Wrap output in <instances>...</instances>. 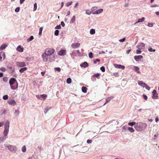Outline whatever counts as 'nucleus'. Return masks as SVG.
Listing matches in <instances>:
<instances>
[{"instance_id": "16", "label": "nucleus", "mask_w": 159, "mask_h": 159, "mask_svg": "<svg viewBox=\"0 0 159 159\" xmlns=\"http://www.w3.org/2000/svg\"><path fill=\"white\" fill-rule=\"evenodd\" d=\"M113 98L114 97L113 96H111L110 97L107 98L106 99V102L104 104V105H105L106 104L108 103L109 102H110L111 99H113Z\"/></svg>"}, {"instance_id": "25", "label": "nucleus", "mask_w": 159, "mask_h": 159, "mask_svg": "<svg viewBox=\"0 0 159 159\" xmlns=\"http://www.w3.org/2000/svg\"><path fill=\"white\" fill-rule=\"evenodd\" d=\"M6 139V136H4L2 137H1L0 138V142L1 141L2 142L5 140Z\"/></svg>"}, {"instance_id": "47", "label": "nucleus", "mask_w": 159, "mask_h": 159, "mask_svg": "<svg viewBox=\"0 0 159 159\" xmlns=\"http://www.w3.org/2000/svg\"><path fill=\"white\" fill-rule=\"evenodd\" d=\"M20 7H18L16 8L15 11L16 12H18L20 10Z\"/></svg>"}, {"instance_id": "45", "label": "nucleus", "mask_w": 159, "mask_h": 159, "mask_svg": "<svg viewBox=\"0 0 159 159\" xmlns=\"http://www.w3.org/2000/svg\"><path fill=\"white\" fill-rule=\"evenodd\" d=\"M148 51H149V52H155V50L154 49V50H153L152 49V48H149L148 49Z\"/></svg>"}, {"instance_id": "22", "label": "nucleus", "mask_w": 159, "mask_h": 159, "mask_svg": "<svg viewBox=\"0 0 159 159\" xmlns=\"http://www.w3.org/2000/svg\"><path fill=\"white\" fill-rule=\"evenodd\" d=\"M87 88L84 86H83L82 88V91L84 93H86L87 92Z\"/></svg>"}, {"instance_id": "62", "label": "nucleus", "mask_w": 159, "mask_h": 159, "mask_svg": "<svg viewBox=\"0 0 159 159\" xmlns=\"http://www.w3.org/2000/svg\"><path fill=\"white\" fill-rule=\"evenodd\" d=\"M159 120V119H158V117H156V118H155V121L156 122H157Z\"/></svg>"}, {"instance_id": "30", "label": "nucleus", "mask_w": 159, "mask_h": 159, "mask_svg": "<svg viewBox=\"0 0 159 159\" xmlns=\"http://www.w3.org/2000/svg\"><path fill=\"white\" fill-rule=\"evenodd\" d=\"M21 150H22V151L24 152H26V147L25 146H24L22 147V149H21Z\"/></svg>"}, {"instance_id": "50", "label": "nucleus", "mask_w": 159, "mask_h": 159, "mask_svg": "<svg viewBox=\"0 0 159 159\" xmlns=\"http://www.w3.org/2000/svg\"><path fill=\"white\" fill-rule=\"evenodd\" d=\"M143 98L146 100H147L148 98L147 96L146 95L144 94L143 95Z\"/></svg>"}, {"instance_id": "61", "label": "nucleus", "mask_w": 159, "mask_h": 159, "mask_svg": "<svg viewBox=\"0 0 159 159\" xmlns=\"http://www.w3.org/2000/svg\"><path fill=\"white\" fill-rule=\"evenodd\" d=\"M25 0H20V4L22 3L23 2L25 1Z\"/></svg>"}, {"instance_id": "18", "label": "nucleus", "mask_w": 159, "mask_h": 159, "mask_svg": "<svg viewBox=\"0 0 159 159\" xmlns=\"http://www.w3.org/2000/svg\"><path fill=\"white\" fill-rule=\"evenodd\" d=\"M80 66L81 67H88L89 65L86 62H84V63L81 64Z\"/></svg>"}, {"instance_id": "17", "label": "nucleus", "mask_w": 159, "mask_h": 159, "mask_svg": "<svg viewBox=\"0 0 159 159\" xmlns=\"http://www.w3.org/2000/svg\"><path fill=\"white\" fill-rule=\"evenodd\" d=\"M17 50L20 52H22L23 51V48H22L21 46L19 45L17 47Z\"/></svg>"}, {"instance_id": "28", "label": "nucleus", "mask_w": 159, "mask_h": 159, "mask_svg": "<svg viewBox=\"0 0 159 159\" xmlns=\"http://www.w3.org/2000/svg\"><path fill=\"white\" fill-rule=\"evenodd\" d=\"M134 70H135V71H137V72L138 73H140V71H139V68L138 67H137V66H135L134 67Z\"/></svg>"}, {"instance_id": "57", "label": "nucleus", "mask_w": 159, "mask_h": 159, "mask_svg": "<svg viewBox=\"0 0 159 159\" xmlns=\"http://www.w3.org/2000/svg\"><path fill=\"white\" fill-rule=\"evenodd\" d=\"M97 7H93L91 8V10L92 11H94L97 9Z\"/></svg>"}, {"instance_id": "8", "label": "nucleus", "mask_w": 159, "mask_h": 159, "mask_svg": "<svg viewBox=\"0 0 159 159\" xmlns=\"http://www.w3.org/2000/svg\"><path fill=\"white\" fill-rule=\"evenodd\" d=\"M152 98L154 99H157L158 98V94L157 93V92L155 90H154L152 92Z\"/></svg>"}, {"instance_id": "60", "label": "nucleus", "mask_w": 159, "mask_h": 159, "mask_svg": "<svg viewBox=\"0 0 159 159\" xmlns=\"http://www.w3.org/2000/svg\"><path fill=\"white\" fill-rule=\"evenodd\" d=\"M45 72H41V74L42 76H44L45 75Z\"/></svg>"}, {"instance_id": "20", "label": "nucleus", "mask_w": 159, "mask_h": 159, "mask_svg": "<svg viewBox=\"0 0 159 159\" xmlns=\"http://www.w3.org/2000/svg\"><path fill=\"white\" fill-rule=\"evenodd\" d=\"M144 20H145V18L143 17L141 19H139L138 20V21L137 22H136V23H135L134 24H136L138 23L143 22L144 21Z\"/></svg>"}, {"instance_id": "4", "label": "nucleus", "mask_w": 159, "mask_h": 159, "mask_svg": "<svg viewBox=\"0 0 159 159\" xmlns=\"http://www.w3.org/2000/svg\"><path fill=\"white\" fill-rule=\"evenodd\" d=\"M55 50L54 49L51 48H47L45 50V53L47 55L50 56L53 54Z\"/></svg>"}, {"instance_id": "1", "label": "nucleus", "mask_w": 159, "mask_h": 159, "mask_svg": "<svg viewBox=\"0 0 159 159\" xmlns=\"http://www.w3.org/2000/svg\"><path fill=\"white\" fill-rule=\"evenodd\" d=\"M9 82L12 89H16L18 87V84L16 79L11 78L10 79Z\"/></svg>"}, {"instance_id": "31", "label": "nucleus", "mask_w": 159, "mask_h": 159, "mask_svg": "<svg viewBox=\"0 0 159 159\" xmlns=\"http://www.w3.org/2000/svg\"><path fill=\"white\" fill-rule=\"evenodd\" d=\"M92 13V11L89 10H86V13L88 15H90Z\"/></svg>"}, {"instance_id": "29", "label": "nucleus", "mask_w": 159, "mask_h": 159, "mask_svg": "<svg viewBox=\"0 0 159 159\" xmlns=\"http://www.w3.org/2000/svg\"><path fill=\"white\" fill-rule=\"evenodd\" d=\"M100 75V74L97 73L96 74H95L92 75V77H97L98 78L99 75Z\"/></svg>"}, {"instance_id": "12", "label": "nucleus", "mask_w": 159, "mask_h": 159, "mask_svg": "<svg viewBox=\"0 0 159 159\" xmlns=\"http://www.w3.org/2000/svg\"><path fill=\"white\" fill-rule=\"evenodd\" d=\"M66 51L65 50H60L58 52V54L60 56H63L66 54Z\"/></svg>"}, {"instance_id": "23", "label": "nucleus", "mask_w": 159, "mask_h": 159, "mask_svg": "<svg viewBox=\"0 0 159 159\" xmlns=\"http://www.w3.org/2000/svg\"><path fill=\"white\" fill-rule=\"evenodd\" d=\"M128 130L131 133H133L134 131V129L132 127H128Z\"/></svg>"}, {"instance_id": "48", "label": "nucleus", "mask_w": 159, "mask_h": 159, "mask_svg": "<svg viewBox=\"0 0 159 159\" xmlns=\"http://www.w3.org/2000/svg\"><path fill=\"white\" fill-rule=\"evenodd\" d=\"M61 27L60 25H57L55 28V29H59L61 28Z\"/></svg>"}, {"instance_id": "32", "label": "nucleus", "mask_w": 159, "mask_h": 159, "mask_svg": "<svg viewBox=\"0 0 159 159\" xmlns=\"http://www.w3.org/2000/svg\"><path fill=\"white\" fill-rule=\"evenodd\" d=\"M66 82L68 84H70L71 82V79L70 78H68L66 80Z\"/></svg>"}, {"instance_id": "26", "label": "nucleus", "mask_w": 159, "mask_h": 159, "mask_svg": "<svg viewBox=\"0 0 159 159\" xmlns=\"http://www.w3.org/2000/svg\"><path fill=\"white\" fill-rule=\"evenodd\" d=\"M41 97L44 100L47 97V95L45 94H43L41 95Z\"/></svg>"}, {"instance_id": "6", "label": "nucleus", "mask_w": 159, "mask_h": 159, "mask_svg": "<svg viewBox=\"0 0 159 159\" xmlns=\"http://www.w3.org/2000/svg\"><path fill=\"white\" fill-rule=\"evenodd\" d=\"M16 65L17 66L20 67H24L26 66L25 63L24 62H16Z\"/></svg>"}, {"instance_id": "11", "label": "nucleus", "mask_w": 159, "mask_h": 159, "mask_svg": "<svg viewBox=\"0 0 159 159\" xmlns=\"http://www.w3.org/2000/svg\"><path fill=\"white\" fill-rule=\"evenodd\" d=\"M8 103L12 106H14L16 104V102L14 100H9L7 101Z\"/></svg>"}, {"instance_id": "58", "label": "nucleus", "mask_w": 159, "mask_h": 159, "mask_svg": "<svg viewBox=\"0 0 159 159\" xmlns=\"http://www.w3.org/2000/svg\"><path fill=\"white\" fill-rule=\"evenodd\" d=\"M131 51V50L130 49H129V50H127L126 51V53L127 54H128Z\"/></svg>"}, {"instance_id": "51", "label": "nucleus", "mask_w": 159, "mask_h": 159, "mask_svg": "<svg viewBox=\"0 0 159 159\" xmlns=\"http://www.w3.org/2000/svg\"><path fill=\"white\" fill-rule=\"evenodd\" d=\"M87 142L88 143H91L92 142V140L91 139H88L87 140Z\"/></svg>"}, {"instance_id": "27", "label": "nucleus", "mask_w": 159, "mask_h": 159, "mask_svg": "<svg viewBox=\"0 0 159 159\" xmlns=\"http://www.w3.org/2000/svg\"><path fill=\"white\" fill-rule=\"evenodd\" d=\"M136 124V123L135 122L133 121L131 122H129L128 123V125L130 126H132Z\"/></svg>"}, {"instance_id": "19", "label": "nucleus", "mask_w": 159, "mask_h": 159, "mask_svg": "<svg viewBox=\"0 0 159 159\" xmlns=\"http://www.w3.org/2000/svg\"><path fill=\"white\" fill-rule=\"evenodd\" d=\"M27 69V68L26 67H25L24 68H21L19 70V71L20 73H22L24 72Z\"/></svg>"}, {"instance_id": "34", "label": "nucleus", "mask_w": 159, "mask_h": 159, "mask_svg": "<svg viewBox=\"0 0 159 159\" xmlns=\"http://www.w3.org/2000/svg\"><path fill=\"white\" fill-rule=\"evenodd\" d=\"M75 20V16H73L72 19L71 20V22L72 23L74 22Z\"/></svg>"}, {"instance_id": "36", "label": "nucleus", "mask_w": 159, "mask_h": 159, "mask_svg": "<svg viewBox=\"0 0 159 159\" xmlns=\"http://www.w3.org/2000/svg\"><path fill=\"white\" fill-rule=\"evenodd\" d=\"M138 83L139 85L143 86V85H144V83H143L142 81H139L138 82Z\"/></svg>"}, {"instance_id": "41", "label": "nucleus", "mask_w": 159, "mask_h": 159, "mask_svg": "<svg viewBox=\"0 0 159 159\" xmlns=\"http://www.w3.org/2000/svg\"><path fill=\"white\" fill-rule=\"evenodd\" d=\"M100 70L103 72H104L105 71V68L103 66L101 67Z\"/></svg>"}, {"instance_id": "52", "label": "nucleus", "mask_w": 159, "mask_h": 159, "mask_svg": "<svg viewBox=\"0 0 159 159\" xmlns=\"http://www.w3.org/2000/svg\"><path fill=\"white\" fill-rule=\"evenodd\" d=\"M51 108L50 107H45V109L47 110V111H48Z\"/></svg>"}, {"instance_id": "46", "label": "nucleus", "mask_w": 159, "mask_h": 159, "mask_svg": "<svg viewBox=\"0 0 159 159\" xmlns=\"http://www.w3.org/2000/svg\"><path fill=\"white\" fill-rule=\"evenodd\" d=\"M100 60L99 59H97L95 60H94L93 63L94 64H95L96 63V62H100Z\"/></svg>"}, {"instance_id": "40", "label": "nucleus", "mask_w": 159, "mask_h": 159, "mask_svg": "<svg viewBox=\"0 0 159 159\" xmlns=\"http://www.w3.org/2000/svg\"><path fill=\"white\" fill-rule=\"evenodd\" d=\"M43 30V27H41L39 30V35H40L42 34V31Z\"/></svg>"}, {"instance_id": "2", "label": "nucleus", "mask_w": 159, "mask_h": 159, "mask_svg": "<svg viewBox=\"0 0 159 159\" xmlns=\"http://www.w3.org/2000/svg\"><path fill=\"white\" fill-rule=\"evenodd\" d=\"M147 126V124L145 123L140 122L134 126L135 129L139 131H141L144 129Z\"/></svg>"}, {"instance_id": "15", "label": "nucleus", "mask_w": 159, "mask_h": 159, "mask_svg": "<svg viewBox=\"0 0 159 159\" xmlns=\"http://www.w3.org/2000/svg\"><path fill=\"white\" fill-rule=\"evenodd\" d=\"M115 67L118 68L124 69L125 68V66L121 65L115 64Z\"/></svg>"}, {"instance_id": "63", "label": "nucleus", "mask_w": 159, "mask_h": 159, "mask_svg": "<svg viewBox=\"0 0 159 159\" xmlns=\"http://www.w3.org/2000/svg\"><path fill=\"white\" fill-rule=\"evenodd\" d=\"M92 13L93 14H98V13H97V11H93Z\"/></svg>"}, {"instance_id": "59", "label": "nucleus", "mask_w": 159, "mask_h": 159, "mask_svg": "<svg viewBox=\"0 0 159 159\" xmlns=\"http://www.w3.org/2000/svg\"><path fill=\"white\" fill-rule=\"evenodd\" d=\"M4 122H0V127L2 126Z\"/></svg>"}, {"instance_id": "44", "label": "nucleus", "mask_w": 159, "mask_h": 159, "mask_svg": "<svg viewBox=\"0 0 159 159\" xmlns=\"http://www.w3.org/2000/svg\"><path fill=\"white\" fill-rule=\"evenodd\" d=\"M0 70L4 72L6 70V69L4 67H2L0 68Z\"/></svg>"}, {"instance_id": "53", "label": "nucleus", "mask_w": 159, "mask_h": 159, "mask_svg": "<svg viewBox=\"0 0 159 159\" xmlns=\"http://www.w3.org/2000/svg\"><path fill=\"white\" fill-rule=\"evenodd\" d=\"M141 51L140 50H136V53L138 54L141 53Z\"/></svg>"}, {"instance_id": "13", "label": "nucleus", "mask_w": 159, "mask_h": 159, "mask_svg": "<svg viewBox=\"0 0 159 159\" xmlns=\"http://www.w3.org/2000/svg\"><path fill=\"white\" fill-rule=\"evenodd\" d=\"M145 47V44L143 43H141L139 45L137 46V48L140 49L144 48Z\"/></svg>"}, {"instance_id": "5", "label": "nucleus", "mask_w": 159, "mask_h": 159, "mask_svg": "<svg viewBox=\"0 0 159 159\" xmlns=\"http://www.w3.org/2000/svg\"><path fill=\"white\" fill-rule=\"evenodd\" d=\"M7 147L8 150L11 152H15L17 150L16 147L11 145H7L6 146Z\"/></svg>"}, {"instance_id": "54", "label": "nucleus", "mask_w": 159, "mask_h": 159, "mask_svg": "<svg viewBox=\"0 0 159 159\" xmlns=\"http://www.w3.org/2000/svg\"><path fill=\"white\" fill-rule=\"evenodd\" d=\"M148 26L150 27H151L153 26V24L152 23H149L148 24Z\"/></svg>"}, {"instance_id": "3", "label": "nucleus", "mask_w": 159, "mask_h": 159, "mask_svg": "<svg viewBox=\"0 0 159 159\" xmlns=\"http://www.w3.org/2000/svg\"><path fill=\"white\" fill-rule=\"evenodd\" d=\"M10 123L8 121H7L5 125L4 130L3 134L5 136H6L9 132Z\"/></svg>"}, {"instance_id": "14", "label": "nucleus", "mask_w": 159, "mask_h": 159, "mask_svg": "<svg viewBox=\"0 0 159 159\" xmlns=\"http://www.w3.org/2000/svg\"><path fill=\"white\" fill-rule=\"evenodd\" d=\"M143 57L141 55L135 56L134 57V59L136 61H138L139 59L142 58Z\"/></svg>"}, {"instance_id": "43", "label": "nucleus", "mask_w": 159, "mask_h": 159, "mask_svg": "<svg viewBox=\"0 0 159 159\" xmlns=\"http://www.w3.org/2000/svg\"><path fill=\"white\" fill-rule=\"evenodd\" d=\"M37 8V3H35L34 4V10L35 11L36 10Z\"/></svg>"}, {"instance_id": "55", "label": "nucleus", "mask_w": 159, "mask_h": 159, "mask_svg": "<svg viewBox=\"0 0 159 159\" xmlns=\"http://www.w3.org/2000/svg\"><path fill=\"white\" fill-rule=\"evenodd\" d=\"M125 38H124L122 39H120L119 40V41L120 42H123L125 41Z\"/></svg>"}, {"instance_id": "64", "label": "nucleus", "mask_w": 159, "mask_h": 159, "mask_svg": "<svg viewBox=\"0 0 159 159\" xmlns=\"http://www.w3.org/2000/svg\"><path fill=\"white\" fill-rule=\"evenodd\" d=\"M146 89H147L148 90H149L150 89V87L148 86H146Z\"/></svg>"}, {"instance_id": "39", "label": "nucleus", "mask_w": 159, "mask_h": 159, "mask_svg": "<svg viewBox=\"0 0 159 159\" xmlns=\"http://www.w3.org/2000/svg\"><path fill=\"white\" fill-rule=\"evenodd\" d=\"M90 58H92L93 57V54L92 52H90L89 54Z\"/></svg>"}, {"instance_id": "33", "label": "nucleus", "mask_w": 159, "mask_h": 159, "mask_svg": "<svg viewBox=\"0 0 159 159\" xmlns=\"http://www.w3.org/2000/svg\"><path fill=\"white\" fill-rule=\"evenodd\" d=\"M103 10L102 9H100L99 10H97V13H98V14H100L101 13H102L103 11Z\"/></svg>"}, {"instance_id": "38", "label": "nucleus", "mask_w": 159, "mask_h": 159, "mask_svg": "<svg viewBox=\"0 0 159 159\" xmlns=\"http://www.w3.org/2000/svg\"><path fill=\"white\" fill-rule=\"evenodd\" d=\"M59 31L58 30H55L54 34L56 36H58L59 34Z\"/></svg>"}, {"instance_id": "9", "label": "nucleus", "mask_w": 159, "mask_h": 159, "mask_svg": "<svg viewBox=\"0 0 159 159\" xmlns=\"http://www.w3.org/2000/svg\"><path fill=\"white\" fill-rule=\"evenodd\" d=\"M80 44L78 43H74L71 45V47L73 48H78L80 47Z\"/></svg>"}, {"instance_id": "35", "label": "nucleus", "mask_w": 159, "mask_h": 159, "mask_svg": "<svg viewBox=\"0 0 159 159\" xmlns=\"http://www.w3.org/2000/svg\"><path fill=\"white\" fill-rule=\"evenodd\" d=\"M72 3V2H67L66 4V6L68 7L69 6H70V5H71Z\"/></svg>"}, {"instance_id": "49", "label": "nucleus", "mask_w": 159, "mask_h": 159, "mask_svg": "<svg viewBox=\"0 0 159 159\" xmlns=\"http://www.w3.org/2000/svg\"><path fill=\"white\" fill-rule=\"evenodd\" d=\"M55 69L58 72H60L61 71V69L59 67L55 68Z\"/></svg>"}, {"instance_id": "24", "label": "nucleus", "mask_w": 159, "mask_h": 159, "mask_svg": "<svg viewBox=\"0 0 159 159\" xmlns=\"http://www.w3.org/2000/svg\"><path fill=\"white\" fill-rule=\"evenodd\" d=\"M95 30L93 29H91L90 30V33L91 34H93L95 33Z\"/></svg>"}, {"instance_id": "56", "label": "nucleus", "mask_w": 159, "mask_h": 159, "mask_svg": "<svg viewBox=\"0 0 159 159\" xmlns=\"http://www.w3.org/2000/svg\"><path fill=\"white\" fill-rule=\"evenodd\" d=\"M61 25L63 27H64L65 26V24L63 21H61Z\"/></svg>"}, {"instance_id": "37", "label": "nucleus", "mask_w": 159, "mask_h": 159, "mask_svg": "<svg viewBox=\"0 0 159 159\" xmlns=\"http://www.w3.org/2000/svg\"><path fill=\"white\" fill-rule=\"evenodd\" d=\"M8 96L7 95H5L3 97V98L4 100H7L8 99Z\"/></svg>"}, {"instance_id": "10", "label": "nucleus", "mask_w": 159, "mask_h": 159, "mask_svg": "<svg viewBox=\"0 0 159 159\" xmlns=\"http://www.w3.org/2000/svg\"><path fill=\"white\" fill-rule=\"evenodd\" d=\"M3 58V60H4L5 58V53L4 52H1L0 53V61H1L2 60V59Z\"/></svg>"}, {"instance_id": "21", "label": "nucleus", "mask_w": 159, "mask_h": 159, "mask_svg": "<svg viewBox=\"0 0 159 159\" xmlns=\"http://www.w3.org/2000/svg\"><path fill=\"white\" fill-rule=\"evenodd\" d=\"M7 45L6 44H2L0 47V50H2L5 49L7 47Z\"/></svg>"}, {"instance_id": "7", "label": "nucleus", "mask_w": 159, "mask_h": 159, "mask_svg": "<svg viewBox=\"0 0 159 159\" xmlns=\"http://www.w3.org/2000/svg\"><path fill=\"white\" fill-rule=\"evenodd\" d=\"M49 55H47L45 53H44L42 54V57L43 58V60L44 62H48V61Z\"/></svg>"}, {"instance_id": "42", "label": "nucleus", "mask_w": 159, "mask_h": 159, "mask_svg": "<svg viewBox=\"0 0 159 159\" xmlns=\"http://www.w3.org/2000/svg\"><path fill=\"white\" fill-rule=\"evenodd\" d=\"M34 39V37L33 36H31L28 39L29 41H30Z\"/></svg>"}]
</instances>
